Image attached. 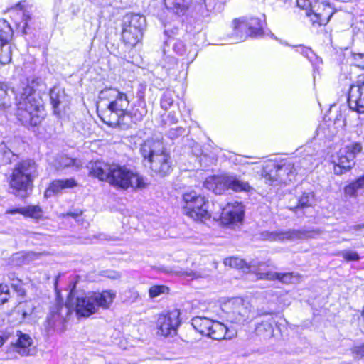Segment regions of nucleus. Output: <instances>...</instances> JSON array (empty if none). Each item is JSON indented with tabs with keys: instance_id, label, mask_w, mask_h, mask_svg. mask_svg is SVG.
I'll return each mask as SVG.
<instances>
[{
	"instance_id": "obj_1",
	"label": "nucleus",
	"mask_w": 364,
	"mask_h": 364,
	"mask_svg": "<svg viewBox=\"0 0 364 364\" xmlns=\"http://www.w3.org/2000/svg\"><path fill=\"white\" fill-rule=\"evenodd\" d=\"M87 168L90 176L105 181L117 189H136L146 186L141 176L124 166L97 161L90 162Z\"/></svg>"
},
{
	"instance_id": "obj_2",
	"label": "nucleus",
	"mask_w": 364,
	"mask_h": 364,
	"mask_svg": "<svg viewBox=\"0 0 364 364\" xmlns=\"http://www.w3.org/2000/svg\"><path fill=\"white\" fill-rule=\"evenodd\" d=\"M16 99V116L25 126H36L44 119L45 110L40 99L28 80L22 81L14 90Z\"/></svg>"
},
{
	"instance_id": "obj_3",
	"label": "nucleus",
	"mask_w": 364,
	"mask_h": 364,
	"mask_svg": "<svg viewBox=\"0 0 364 364\" xmlns=\"http://www.w3.org/2000/svg\"><path fill=\"white\" fill-rule=\"evenodd\" d=\"M101 99L109 101L107 107L98 112L102 121L111 126L129 127L128 107L129 100L126 93L116 88H105L100 93Z\"/></svg>"
},
{
	"instance_id": "obj_4",
	"label": "nucleus",
	"mask_w": 364,
	"mask_h": 364,
	"mask_svg": "<svg viewBox=\"0 0 364 364\" xmlns=\"http://www.w3.org/2000/svg\"><path fill=\"white\" fill-rule=\"evenodd\" d=\"M115 296L116 293L112 290L89 293L76 297L70 294L67 304L70 306L71 313L75 311L79 317H89L100 307L108 309Z\"/></svg>"
},
{
	"instance_id": "obj_5",
	"label": "nucleus",
	"mask_w": 364,
	"mask_h": 364,
	"mask_svg": "<svg viewBox=\"0 0 364 364\" xmlns=\"http://www.w3.org/2000/svg\"><path fill=\"white\" fill-rule=\"evenodd\" d=\"M38 166L33 159H27L16 163L8 178L11 193L25 198L38 176Z\"/></svg>"
},
{
	"instance_id": "obj_6",
	"label": "nucleus",
	"mask_w": 364,
	"mask_h": 364,
	"mask_svg": "<svg viewBox=\"0 0 364 364\" xmlns=\"http://www.w3.org/2000/svg\"><path fill=\"white\" fill-rule=\"evenodd\" d=\"M140 152L144 159L145 166L154 173L164 176L171 172V157L161 141L148 139L141 145Z\"/></svg>"
},
{
	"instance_id": "obj_7",
	"label": "nucleus",
	"mask_w": 364,
	"mask_h": 364,
	"mask_svg": "<svg viewBox=\"0 0 364 364\" xmlns=\"http://www.w3.org/2000/svg\"><path fill=\"white\" fill-rule=\"evenodd\" d=\"M181 208L183 213L195 221H203L210 217L208 200L195 191L183 193Z\"/></svg>"
},
{
	"instance_id": "obj_8",
	"label": "nucleus",
	"mask_w": 364,
	"mask_h": 364,
	"mask_svg": "<svg viewBox=\"0 0 364 364\" xmlns=\"http://www.w3.org/2000/svg\"><path fill=\"white\" fill-rule=\"evenodd\" d=\"M146 18L137 14H127L122 21V38L125 44L135 46L142 38Z\"/></svg>"
},
{
	"instance_id": "obj_9",
	"label": "nucleus",
	"mask_w": 364,
	"mask_h": 364,
	"mask_svg": "<svg viewBox=\"0 0 364 364\" xmlns=\"http://www.w3.org/2000/svg\"><path fill=\"white\" fill-rule=\"evenodd\" d=\"M295 174L294 164L289 161H282L280 164L269 161L262 171V176L269 184L275 181L287 183L294 179Z\"/></svg>"
},
{
	"instance_id": "obj_10",
	"label": "nucleus",
	"mask_w": 364,
	"mask_h": 364,
	"mask_svg": "<svg viewBox=\"0 0 364 364\" xmlns=\"http://www.w3.org/2000/svg\"><path fill=\"white\" fill-rule=\"evenodd\" d=\"M223 310L228 321L232 323H242L249 318L250 304L241 298L229 300L224 304Z\"/></svg>"
},
{
	"instance_id": "obj_11",
	"label": "nucleus",
	"mask_w": 364,
	"mask_h": 364,
	"mask_svg": "<svg viewBox=\"0 0 364 364\" xmlns=\"http://www.w3.org/2000/svg\"><path fill=\"white\" fill-rule=\"evenodd\" d=\"M363 150L360 143L355 142L341 149L338 153V164L334 166V173L341 175L350 170L355 165V159Z\"/></svg>"
},
{
	"instance_id": "obj_12",
	"label": "nucleus",
	"mask_w": 364,
	"mask_h": 364,
	"mask_svg": "<svg viewBox=\"0 0 364 364\" xmlns=\"http://www.w3.org/2000/svg\"><path fill=\"white\" fill-rule=\"evenodd\" d=\"M71 314L70 306L57 301L50 309V312L46 318V328L50 330H63L64 323Z\"/></svg>"
},
{
	"instance_id": "obj_13",
	"label": "nucleus",
	"mask_w": 364,
	"mask_h": 364,
	"mask_svg": "<svg viewBox=\"0 0 364 364\" xmlns=\"http://www.w3.org/2000/svg\"><path fill=\"white\" fill-rule=\"evenodd\" d=\"M179 316L180 312L178 309H173L166 314L160 315L156 323L158 333L165 337L176 335L181 323Z\"/></svg>"
},
{
	"instance_id": "obj_14",
	"label": "nucleus",
	"mask_w": 364,
	"mask_h": 364,
	"mask_svg": "<svg viewBox=\"0 0 364 364\" xmlns=\"http://www.w3.org/2000/svg\"><path fill=\"white\" fill-rule=\"evenodd\" d=\"M309 232L300 230H290L288 231L264 232L262 236L264 240L270 241H285L304 240L307 238Z\"/></svg>"
},
{
	"instance_id": "obj_15",
	"label": "nucleus",
	"mask_w": 364,
	"mask_h": 364,
	"mask_svg": "<svg viewBox=\"0 0 364 364\" xmlns=\"http://www.w3.org/2000/svg\"><path fill=\"white\" fill-rule=\"evenodd\" d=\"M244 207L241 203H228L222 209L221 220L225 225L236 224L243 219Z\"/></svg>"
},
{
	"instance_id": "obj_16",
	"label": "nucleus",
	"mask_w": 364,
	"mask_h": 364,
	"mask_svg": "<svg viewBox=\"0 0 364 364\" xmlns=\"http://www.w3.org/2000/svg\"><path fill=\"white\" fill-rule=\"evenodd\" d=\"M312 23L318 25H326L333 14V11L328 3L315 1L311 9Z\"/></svg>"
},
{
	"instance_id": "obj_17",
	"label": "nucleus",
	"mask_w": 364,
	"mask_h": 364,
	"mask_svg": "<svg viewBox=\"0 0 364 364\" xmlns=\"http://www.w3.org/2000/svg\"><path fill=\"white\" fill-rule=\"evenodd\" d=\"M348 102L351 109L364 113V80L358 81L357 85L350 87Z\"/></svg>"
},
{
	"instance_id": "obj_18",
	"label": "nucleus",
	"mask_w": 364,
	"mask_h": 364,
	"mask_svg": "<svg viewBox=\"0 0 364 364\" xmlns=\"http://www.w3.org/2000/svg\"><path fill=\"white\" fill-rule=\"evenodd\" d=\"M11 336H14L16 338L15 341L11 342V346L14 351L18 353L21 356H28L30 355V350L28 348L33 344V341L31 337L21 331H16L11 332Z\"/></svg>"
},
{
	"instance_id": "obj_19",
	"label": "nucleus",
	"mask_w": 364,
	"mask_h": 364,
	"mask_svg": "<svg viewBox=\"0 0 364 364\" xmlns=\"http://www.w3.org/2000/svg\"><path fill=\"white\" fill-rule=\"evenodd\" d=\"M236 334L235 329L228 328L220 322L213 321L210 330V334H208V337L213 340L220 341L223 339H231Z\"/></svg>"
},
{
	"instance_id": "obj_20",
	"label": "nucleus",
	"mask_w": 364,
	"mask_h": 364,
	"mask_svg": "<svg viewBox=\"0 0 364 364\" xmlns=\"http://www.w3.org/2000/svg\"><path fill=\"white\" fill-rule=\"evenodd\" d=\"M204 186L215 194H222L228 190L227 175L209 177L205 180Z\"/></svg>"
},
{
	"instance_id": "obj_21",
	"label": "nucleus",
	"mask_w": 364,
	"mask_h": 364,
	"mask_svg": "<svg viewBox=\"0 0 364 364\" xmlns=\"http://www.w3.org/2000/svg\"><path fill=\"white\" fill-rule=\"evenodd\" d=\"M260 278L266 280H278L283 284H292L298 281V277L293 272H259Z\"/></svg>"
},
{
	"instance_id": "obj_22",
	"label": "nucleus",
	"mask_w": 364,
	"mask_h": 364,
	"mask_svg": "<svg viewBox=\"0 0 364 364\" xmlns=\"http://www.w3.org/2000/svg\"><path fill=\"white\" fill-rule=\"evenodd\" d=\"M146 114L147 109L146 102L144 97H141L132 107V109L129 112L128 111L129 126L131 122L135 124L141 122Z\"/></svg>"
},
{
	"instance_id": "obj_23",
	"label": "nucleus",
	"mask_w": 364,
	"mask_h": 364,
	"mask_svg": "<svg viewBox=\"0 0 364 364\" xmlns=\"http://www.w3.org/2000/svg\"><path fill=\"white\" fill-rule=\"evenodd\" d=\"M77 186L74 178H67L53 181L45 192L46 196H50L52 194L58 193L65 188H73Z\"/></svg>"
},
{
	"instance_id": "obj_24",
	"label": "nucleus",
	"mask_w": 364,
	"mask_h": 364,
	"mask_svg": "<svg viewBox=\"0 0 364 364\" xmlns=\"http://www.w3.org/2000/svg\"><path fill=\"white\" fill-rule=\"evenodd\" d=\"M236 28L240 27L247 28L250 37H257L263 34L262 23L258 18H250L245 19V23L237 24L235 21Z\"/></svg>"
},
{
	"instance_id": "obj_25",
	"label": "nucleus",
	"mask_w": 364,
	"mask_h": 364,
	"mask_svg": "<svg viewBox=\"0 0 364 364\" xmlns=\"http://www.w3.org/2000/svg\"><path fill=\"white\" fill-rule=\"evenodd\" d=\"M192 0H164L166 8L177 15H183Z\"/></svg>"
},
{
	"instance_id": "obj_26",
	"label": "nucleus",
	"mask_w": 364,
	"mask_h": 364,
	"mask_svg": "<svg viewBox=\"0 0 364 364\" xmlns=\"http://www.w3.org/2000/svg\"><path fill=\"white\" fill-rule=\"evenodd\" d=\"M213 320L206 317L196 316L192 318L191 324L193 327L200 334L208 336L210 334Z\"/></svg>"
},
{
	"instance_id": "obj_27",
	"label": "nucleus",
	"mask_w": 364,
	"mask_h": 364,
	"mask_svg": "<svg viewBox=\"0 0 364 364\" xmlns=\"http://www.w3.org/2000/svg\"><path fill=\"white\" fill-rule=\"evenodd\" d=\"M6 213L9 214H16L20 213L25 216H28L30 218H33L35 219H38L42 216V210L41 208L38 205H31L28 207L14 208L11 210H8Z\"/></svg>"
},
{
	"instance_id": "obj_28",
	"label": "nucleus",
	"mask_w": 364,
	"mask_h": 364,
	"mask_svg": "<svg viewBox=\"0 0 364 364\" xmlns=\"http://www.w3.org/2000/svg\"><path fill=\"white\" fill-rule=\"evenodd\" d=\"M274 323H275V321L272 317L269 318L267 321H262L256 326L257 334L265 338H272L274 336Z\"/></svg>"
},
{
	"instance_id": "obj_29",
	"label": "nucleus",
	"mask_w": 364,
	"mask_h": 364,
	"mask_svg": "<svg viewBox=\"0 0 364 364\" xmlns=\"http://www.w3.org/2000/svg\"><path fill=\"white\" fill-rule=\"evenodd\" d=\"M65 98V93L59 87H54L50 91V99L53 112L56 115H60V106Z\"/></svg>"
},
{
	"instance_id": "obj_30",
	"label": "nucleus",
	"mask_w": 364,
	"mask_h": 364,
	"mask_svg": "<svg viewBox=\"0 0 364 364\" xmlns=\"http://www.w3.org/2000/svg\"><path fill=\"white\" fill-rule=\"evenodd\" d=\"M235 21H237V24H243L245 23V18H235L232 21V33L231 36V38L235 42L243 41L247 37H250L248 29L247 28L240 27V28H236Z\"/></svg>"
},
{
	"instance_id": "obj_31",
	"label": "nucleus",
	"mask_w": 364,
	"mask_h": 364,
	"mask_svg": "<svg viewBox=\"0 0 364 364\" xmlns=\"http://www.w3.org/2000/svg\"><path fill=\"white\" fill-rule=\"evenodd\" d=\"M228 190L231 189L235 192L248 191L251 188L247 182L240 180L236 176L227 175Z\"/></svg>"
},
{
	"instance_id": "obj_32",
	"label": "nucleus",
	"mask_w": 364,
	"mask_h": 364,
	"mask_svg": "<svg viewBox=\"0 0 364 364\" xmlns=\"http://www.w3.org/2000/svg\"><path fill=\"white\" fill-rule=\"evenodd\" d=\"M17 158L4 142L0 143V165H7Z\"/></svg>"
},
{
	"instance_id": "obj_33",
	"label": "nucleus",
	"mask_w": 364,
	"mask_h": 364,
	"mask_svg": "<svg viewBox=\"0 0 364 364\" xmlns=\"http://www.w3.org/2000/svg\"><path fill=\"white\" fill-rule=\"evenodd\" d=\"M57 166L58 168H65L68 167H75L79 168L82 166V162L76 159L70 158L67 156H60L57 159Z\"/></svg>"
},
{
	"instance_id": "obj_34",
	"label": "nucleus",
	"mask_w": 364,
	"mask_h": 364,
	"mask_svg": "<svg viewBox=\"0 0 364 364\" xmlns=\"http://www.w3.org/2000/svg\"><path fill=\"white\" fill-rule=\"evenodd\" d=\"M171 273L183 277H188L191 279H198L205 277L208 275V273L202 272L201 271H193L191 269L183 270L180 269H173L170 272Z\"/></svg>"
},
{
	"instance_id": "obj_35",
	"label": "nucleus",
	"mask_w": 364,
	"mask_h": 364,
	"mask_svg": "<svg viewBox=\"0 0 364 364\" xmlns=\"http://www.w3.org/2000/svg\"><path fill=\"white\" fill-rule=\"evenodd\" d=\"M9 42L0 44V63L3 65L8 64L11 60V46Z\"/></svg>"
},
{
	"instance_id": "obj_36",
	"label": "nucleus",
	"mask_w": 364,
	"mask_h": 364,
	"mask_svg": "<svg viewBox=\"0 0 364 364\" xmlns=\"http://www.w3.org/2000/svg\"><path fill=\"white\" fill-rule=\"evenodd\" d=\"M13 31L6 21H0V44L9 41L12 37Z\"/></svg>"
},
{
	"instance_id": "obj_37",
	"label": "nucleus",
	"mask_w": 364,
	"mask_h": 364,
	"mask_svg": "<svg viewBox=\"0 0 364 364\" xmlns=\"http://www.w3.org/2000/svg\"><path fill=\"white\" fill-rule=\"evenodd\" d=\"M224 264L225 266H228L232 268H237V269H244L249 267H247L246 262L238 257H229L224 259Z\"/></svg>"
},
{
	"instance_id": "obj_38",
	"label": "nucleus",
	"mask_w": 364,
	"mask_h": 364,
	"mask_svg": "<svg viewBox=\"0 0 364 364\" xmlns=\"http://www.w3.org/2000/svg\"><path fill=\"white\" fill-rule=\"evenodd\" d=\"M163 67L166 69L167 73L170 75L176 76L174 70L178 66L176 59L173 56H166L164 59Z\"/></svg>"
},
{
	"instance_id": "obj_39",
	"label": "nucleus",
	"mask_w": 364,
	"mask_h": 364,
	"mask_svg": "<svg viewBox=\"0 0 364 364\" xmlns=\"http://www.w3.org/2000/svg\"><path fill=\"white\" fill-rule=\"evenodd\" d=\"M168 287L165 285H154L149 289V296L151 299H154L162 294H168Z\"/></svg>"
},
{
	"instance_id": "obj_40",
	"label": "nucleus",
	"mask_w": 364,
	"mask_h": 364,
	"mask_svg": "<svg viewBox=\"0 0 364 364\" xmlns=\"http://www.w3.org/2000/svg\"><path fill=\"white\" fill-rule=\"evenodd\" d=\"M173 103V94L171 91L164 92L161 99V107L162 109H168Z\"/></svg>"
},
{
	"instance_id": "obj_41",
	"label": "nucleus",
	"mask_w": 364,
	"mask_h": 364,
	"mask_svg": "<svg viewBox=\"0 0 364 364\" xmlns=\"http://www.w3.org/2000/svg\"><path fill=\"white\" fill-rule=\"evenodd\" d=\"M359 188L363 189V185L362 182H360V178L355 182L346 186L344 188V192L347 196H354Z\"/></svg>"
},
{
	"instance_id": "obj_42",
	"label": "nucleus",
	"mask_w": 364,
	"mask_h": 364,
	"mask_svg": "<svg viewBox=\"0 0 364 364\" xmlns=\"http://www.w3.org/2000/svg\"><path fill=\"white\" fill-rule=\"evenodd\" d=\"M338 255L342 257L347 262L358 261L360 259L357 252L350 250L341 251Z\"/></svg>"
},
{
	"instance_id": "obj_43",
	"label": "nucleus",
	"mask_w": 364,
	"mask_h": 364,
	"mask_svg": "<svg viewBox=\"0 0 364 364\" xmlns=\"http://www.w3.org/2000/svg\"><path fill=\"white\" fill-rule=\"evenodd\" d=\"M9 106L10 102L6 90L0 85V112L5 110Z\"/></svg>"
},
{
	"instance_id": "obj_44",
	"label": "nucleus",
	"mask_w": 364,
	"mask_h": 364,
	"mask_svg": "<svg viewBox=\"0 0 364 364\" xmlns=\"http://www.w3.org/2000/svg\"><path fill=\"white\" fill-rule=\"evenodd\" d=\"M11 296V291L7 284H0V304L6 303Z\"/></svg>"
},
{
	"instance_id": "obj_45",
	"label": "nucleus",
	"mask_w": 364,
	"mask_h": 364,
	"mask_svg": "<svg viewBox=\"0 0 364 364\" xmlns=\"http://www.w3.org/2000/svg\"><path fill=\"white\" fill-rule=\"evenodd\" d=\"M313 194L311 193H304L299 199L298 206L301 208L308 207L311 205Z\"/></svg>"
},
{
	"instance_id": "obj_46",
	"label": "nucleus",
	"mask_w": 364,
	"mask_h": 364,
	"mask_svg": "<svg viewBox=\"0 0 364 364\" xmlns=\"http://www.w3.org/2000/svg\"><path fill=\"white\" fill-rule=\"evenodd\" d=\"M11 286L18 296L22 297L26 296V291L23 287V283L21 279L14 280V282L11 283Z\"/></svg>"
},
{
	"instance_id": "obj_47",
	"label": "nucleus",
	"mask_w": 364,
	"mask_h": 364,
	"mask_svg": "<svg viewBox=\"0 0 364 364\" xmlns=\"http://www.w3.org/2000/svg\"><path fill=\"white\" fill-rule=\"evenodd\" d=\"M297 6L302 9L306 10V15L311 16V9L314 6V4L311 0H296Z\"/></svg>"
},
{
	"instance_id": "obj_48",
	"label": "nucleus",
	"mask_w": 364,
	"mask_h": 364,
	"mask_svg": "<svg viewBox=\"0 0 364 364\" xmlns=\"http://www.w3.org/2000/svg\"><path fill=\"white\" fill-rule=\"evenodd\" d=\"M351 352L355 359L364 358V343L353 346L351 349Z\"/></svg>"
},
{
	"instance_id": "obj_49",
	"label": "nucleus",
	"mask_w": 364,
	"mask_h": 364,
	"mask_svg": "<svg viewBox=\"0 0 364 364\" xmlns=\"http://www.w3.org/2000/svg\"><path fill=\"white\" fill-rule=\"evenodd\" d=\"M173 50L178 55H183L186 51V47L183 41H176L173 45Z\"/></svg>"
},
{
	"instance_id": "obj_50",
	"label": "nucleus",
	"mask_w": 364,
	"mask_h": 364,
	"mask_svg": "<svg viewBox=\"0 0 364 364\" xmlns=\"http://www.w3.org/2000/svg\"><path fill=\"white\" fill-rule=\"evenodd\" d=\"M252 267L253 268H255V269H253V271L256 272L257 277L259 279H262L260 278L259 272H269V270H266L265 264H264V263H262V262H257V264H253L252 265Z\"/></svg>"
},
{
	"instance_id": "obj_51",
	"label": "nucleus",
	"mask_w": 364,
	"mask_h": 364,
	"mask_svg": "<svg viewBox=\"0 0 364 364\" xmlns=\"http://www.w3.org/2000/svg\"><path fill=\"white\" fill-rule=\"evenodd\" d=\"M185 129L181 127L176 129H171L168 131V136L171 139L176 138L178 136H181L184 134Z\"/></svg>"
},
{
	"instance_id": "obj_52",
	"label": "nucleus",
	"mask_w": 364,
	"mask_h": 364,
	"mask_svg": "<svg viewBox=\"0 0 364 364\" xmlns=\"http://www.w3.org/2000/svg\"><path fill=\"white\" fill-rule=\"evenodd\" d=\"M297 51L301 53L302 55H304L308 58L311 57V54H313V51L310 48L304 47L302 46H300L297 48Z\"/></svg>"
},
{
	"instance_id": "obj_53",
	"label": "nucleus",
	"mask_w": 364,
	"mask_h": 364,
	"mask_svg": "<svg viewBox=\"0 0 364 364\" xmlns=\"http://www.w3.org/2000/svg\"><path fill=\"white\" fill-rule=\"evenodd\" d=\"M205 7L208 11L215 10L218 4L217 0H204Z\"/></svg>"
},
{
	"instance_id": "obj_54",
	"label": "nucleus",
	"mask_w": 364,
	"mask_h": 364,
	"mask_svg": "<svg viewBox=\"0 0 364 364\" xmlns=\"http://www.w3.org/2000/svg\"><path fill=\"white\" fill-rule=\"evenodd\" d=\"M31 19L29 14L25 11L23 13V33H27L26 29L28 28V21Z\"/></svg>"
},
{
	"instance_id": "obj_55",
	"label": "nucleus",
	"mask_w": 364,
	"mask_h": 364,
	"mask_svg": "<svg viewBox=\"0 0 364 364\" xmlns=\"http://www.w3.org/2000/svg\"><path fill=\"white\" fill-rule=\"evenodd\" d=\"M11 337V333L9 331L4 332L2 335H0V347Z\"/></svg>"
},
{
	"instance_id": "obj_56",
	"label": "nucleus",
	"mask_w": 364,
	"mask_h": 364,
	"mask_svg": "<svg viewBox=\"0 0 364 364\" xmlns=\"http://www.w3.org/2000/svg\"><path fill=\"white\" fill-rule=\"evenodd\" d=\"M354 58L358 62L360 61V63L358 65V66L364 68V53L355 54Z\"/></svg>"
},
{
	"instance_id": "obj_57",
	"label": "nucleus",
	"mask_w": 364,
	"mask_h": 364,
	"mask_svg": "<svg viewBox=\"0 0 364 364\" xmlns=\"http://www.w3.org/2000/svg\"><path fill=\"white\" fill-rule=\"evenodd\" d=\"M107 277L113 279H118L121 277V275L117 272H111L108 273Z\"/></svg>"
},
{
	"instance_id": "obj_58",
	"label": "nucleus",
	"mask_w": 364,
	"mask_h": 364,
	"mask_svg": "<svg viewBox=\"0 0 364 364\" xmlns=\"http://www.w3.org/2000/svg\"><path fill=\"white\" fill-rule=\"evenodd\" d=\"M7 277L9 280L11 282H14V280H18L19 279L16 277L15 272H9L7 274Z\"/></svg>"
},
{
	"instance_id": "obj_59",
	"label": "nucleus",
	"mask_w": 364,
	"mask_h": 364,
	"mask_svg": "<svg viewBox=\"0 0 364 364\" xmlns=\"http://www.w3.org/2000/svg\"><path fill=\"white\" fill-rule=\"evenodd\" d=\"M129 294H130V295H131L132 301H135L139 297V294L136 291L130 290V291H129Z\"/></svg>"
},
{
	"instance_id": "obj_60",
	"label": "nucleus",
	"mask_w": 364,
	"mask_h": 364,
	"mask_svg": "<svg viewBox=\"0 0 364 364\" xmlns=\"http://www.w3.org/2000/svg\"><path fill=\"white\" fill-rule=\"evenodd\" d=\"M247 158L246 156H242V158L240 159V160L238 161V163L241 164H255V162H249L247 161Z\"/></svg>"
},
{
	"instance_id": "obj_61",
	"label": "nucleus",
	"mask_w": 364,
	"mask_h": 364,
	"mask_svg": "<svg viewBox=\"0 0 364 364\" xmlns=\"http://www.w3.org/2000/svg\"><path fill=\"white\" fill-rule=\"evenodd\" d=\"M355 232L360 231L361 229L364 228V224L363 225H356L350 228Z\"/></svg>"
},
{
	"instance_id": "obj_62",
	"label": "nucleus",
	"mask_w": 364,
	"mask_h": 364,
	"mask_svg": "<svg viewBox=\"0 0 364 364\" xmlns=\"http://www.w3.org/2000/svg\"><path fill=\"white\" fill-rule=\"evenodd\" d=\"M271 314L270 312L264 311L262 309L258 311V315H267V314Z\"/></svg>"
},
{
	"instance_id": "obj_63",
	"label": "nucleus",
	"mask_w": 364,
	"mask_h": 364,
	"mask_svg": "<svg viewBox=\"0 0 364 364\" xmlns=\"http://www.w3.org/2000/svg\"><path fill=\"white\" fill-rule=\"evenodd\" d=\"M16 8L19 9V10H23V6L22 4V2H19L16 5Z\"/></svg>"
},
{
	"instance_id": "obj_64",
	"label": "nucleus",
	"mask_w": 364,
	"mask_h": 364,
	"mask_svg": "<svg viewBox=\"0 0 364 364\" xmlns=\"http://www.w3.org/2000/svg\"><path fill=\"white\" fill-rule=\"evenodd\" d=\"M360 182H362L363 189L364 191V175L363 176L360 177Z\"/></svg>"
}]
</instances>
